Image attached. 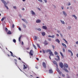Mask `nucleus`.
I'll list each match as a JSON object with an SVG mask.
<instances>
[{"instance_id":"56","label":"nucleus","mask_w":78,"mask_h":78,"mask_svg":"<svg viewBox=\"0 0 78 78\" xmlns=\"http://www.w3.org/2000/svg\"><path fill=\"white\" fill-rule=\"evenodd\" d=\"M56 35L58 36V37H59V34H57Z\"/></svg>"},{"instance_id":"13","label":"nucleus","mask_w":78,"mask_h":78,"mask_svg":"<svg viewBox=\"0 0 78 78\" xmlns=\"http://www.w3.org/2000/svg\"><path fill=\"white\" fill-rule=\"evenodd\" d=\"M72 16H73V17H74L76 20H77V17H76V16L75 15H73Z\"/></svg>"},{"instance_id":"38","label":"nucleus","mask_w":78,"mask_h":78,"mask_svg":"<svg viewBox=\"0 0 78 78\" xmlns=\"http://www.w3.org/2000/svg\"><path fill=\"white\" fill-rule=\"evenodd\" d=\"M52 47L54 49H55V46H53V45H52Z\"/></svg>"},{"instance_id":"30","label":"nucleus","mask_w":78,"mask_h":78,"mask_svg":"<svg viewBox=\"0 0 78 78\" xmlns=\"http://www.w3.org/2000/svg\"><path fill=\"white\" fill-rule=\"evenodd\" d=\"M55 55H58V52L56 51H55Z\"/></svg>"},{"instance_id":"2","label":"nucleus","mask_w":78,"mask_h":78,"mask_svg":"<svg viewBox=\"0 0 78 78\" xmlns=\"http://www.w3.org/2000/svg\"><path fill=\"white\" fill-rule=\"evenodd\" d=\"M1 1L2 3H4V4L5 6L6 9H9L8 8V6L6 5H7V3L6 2L4 1V0H1Z\"/></svg>"},{"instance_id":"9","label":"nucleus","mask_w":78,"mask_h":78,"mask_svg":"<svg viewBox=\"0 0 78 78\" xmlns=\"http://www.w3.org/2000/svg\"><path fill=\"white\" fill-rule=\"evenodd\" d=\"M42 28L43 29H44V30H47V26H43L42 27Z\"/></svg>"},{"instance_id":"28","label":"nucleus","mask_w":78,"mask_h":78,"mask_svg":"<svg viewBox=\"0 0 78 78\" xmlns=\"http://www.w3.org/2000/svg\"><path fill=\"white\" fill-rule=\"evenodd\" d=\"M64 70H65V71H66V72H69V71H68V70H67V69H64Z\"/></svg>"},{"instance_id":"27","label":"nucleus","mask_w":78,"mask_h":78,"mask_svg":"<svg viewBox=\"0 0 78 78\" xmlns=\"http://www.w3.org/2000/svg\"><path fill=\"white\" fill-rule=\"evenodd\" d=\"M7 34H11V32H10V31H9L7 33Z\"/></svg>"},{"instance_id":"35","label":"nucleus","mask_w":78,"mask_h":78,"mask_svg":"<svg viewBox=\"0 0 78 78\" xmlns=\"http://www.w3.org/2000/svg\"><path fill=\"white\" fill-rule=\"evenodd\" d=\"M62 50H63V52H64L65 51V48H62Z\"/></svg>"},{"instance_id":"60","label":"nucleus","mask_w":78,"mask_h":78,"mask_svg":"<svg viewBox=\"0 0 78 78\" xmlns=\"http://www.w3.org/2000/svg\"><path fill=\"white\" fill-rule=\"evenodd\" d=\"M36 59L37 60V61H39V58H37Z\"/></svg>"},{"instance_id":"8","label":"nucleus","mask_w":78,"mask_h":78,"mask_svg":"<svg viewBox=\"0 0 78 78\" xmlns=\"http://www.w3.org/2000/svg\"><path fill=\"white\" fill-rule=\"evenodd\" d=\"M49 72L50 73H53V71L52 69H50L49 70Z\"/></svg>"},{"instance_id":"55","label":"nucleus","mask_w":78,"mask_h":78,"mask_svg":"<svg viewBox=\"0 0 78 78\" xmlns=\"http://www.w3.org/2000/svg\"><path fill=\"white\" fill-rule=\"evenodd\" d=\"M70 28H71V27H69V29L70 30Z\"/></svg>"},{"instance_id":"52","label":"nucleus","mask_w":78,"mask_h":78,"mask_svg":"<svg viewBox=\"0 0 78 78\" xmlns=\"http://www.w3.org/2000/svg\"><path fill=\"white\" fill-rule=\"evenodd\" d=\"M76 44H78V41H76Z\"/></svg>"},{"instance_id":"42","label":"nucleus","mask_w":78,"mask_h":78,"mask_svg":"<svg viewBox=\"0 0 78 78\" xmlns=\"http://www.w3.org/2000/svg\"><path fill=\"white\" fill-rule=\"evenodd\" d=\"M48 40L49 41H51V38H48Z\"/></svg>"},{"instance_id":"21","label":"nucleus","mask_w":78,"mask_h":78,"mask_svg":"<svg viewBox=\"0 0 78 78\" xmlns=\"http://www.w3.org/2000/svg\"><path fill=\"white\" fill-rule=\"evenodd\" d=\"M64 66L66 67H68V65L66 63L64 64Z\"/></svg>"},{"instance_id":"63","label":"nucleus","mask_w":78,"mask_h":78,"mask_svg":"<svg viewBox=\"0 0 78 78\" xmlns=\"http://www.w3.org/2000/svg\"><path fill=\"white\" fill-rule=\"evenodd\" d=\"M22 10H25V9H24V8H23L22 9Z\"/></svg>"},{"instance_id":"54","label":"nucleus","mask_w":78,"mask_h":78,"mask_svg":"<svg viewBox=\"0 0 78 78\" xmlns=\"http://www.w3.org/2000/svg\"><path fill=\"white\" fill-rule=\"evenodd\" d=\"M26 49H27V50H29V49H30V48H26Z\"/></svg>"},{"instance_id":"22","label":"nucleus","mask_w":78,"mask_h":78,"mask_svg":"<svg viewBox=\"0 0 78 78\" xmlns=\"http://www.w3.org/2000/svg\"><path fill=\"white\" fill-rule=\"evenodd\" d=\"M60 22H61L63 24H65V23L64 22V21H63L62 20H60Z\"/></svg>"},{"instance_id":"61","label":"nucleus","mask_w":78,"mask_h":78,"mask_svg":"<svg viewBox=\"0 0 78 78\" xmlns=\"http://www.w3.org/2000/svg\"><path fill=\"white\" fill-rule=\"evenodd\" d=\"M19 16L20 17H21V14H19Z\"/></svg>"},{"instance_id":"37","label":"nucleus","mask_w":78,"mask_h":78,"mask_svg":"<svg viewBox=\"0 0 78 78\" xmlns=\"http://www.w3.org/2000/svg\"><path fill=\"white\" fill-rule=\"evenodd\" d=\"M68 51L69 53H72V51L70 50H68Z\"/></svg>"},{"instance_id":"44","label":"nucleus","mask_w":78,"mask_h":78,"mask_svg":"<svg viewBox=\"0 0 78 78\" xmlns=\"http://www.w3.org/2000/svg\"><path fill=\"white\" fill-rule=\"evenodd\" d=\"M12 28H14V25L13 24L12 26Z\"/></svg>"},{"instance_id":"18","label":"nucleus","mask_w":78,"mask_h":78,"mask_svg":"<svg viewBox=\"0 0 78 78\" xmlns=\"http://www.w3.org/2000/svg\"><path fill=\"white\" fill-rule=\"evenodd\" d=\"M22 20H23V22H25L26 23H27V20H25L24 19H22Z\"/></svg>"},{"instance_id":"32","label":"nucleus","mask_w":78,"mask_h":78,"mask_svg":"<svg viewBox=\"0 0 78 78\" xmlns=\"http://www.w3.org/2000/svg\"><path fill=\"white\" fill-rule=\"evenodd\" d=\"M10 53H11L12 56H13V53H12V52H11V51H10Z\"/></svg>"},{"instance_id":"48","label":"nucleus","mask_w":78,"mask_h":78,"mask_svg":"<svg viewBox=\"0 0 78 78\" xmlns=\"http://www.w3.org/2000/svg\"><path fill=\"white\" fill-rule=\"evenodd\" d=\"M71 5V4H70V2H69V3H68V5Z\"/></svg>"},{"instance_id":"29","label":"nucleus","mask_w":78,"mask_h":78,"mask_svg":"<svg viewBox=\"0 0 78 78\" xmlns=\"http://www.w3.org/2000/svg\"><path fill=\"white\" fill-rule=\"evenodd\" d=\"M5 17H3V18L2 19H1V21L2 22V21H3L4 20H5Z\"/></svg>"},{"instance_id":"14","label":"nucleus","mask_w":78,"mask_h":78,"mask_svg":"<svg viewBox=\"0 0 78 78\" xmlns=\"http://www.w3.org/2000/svg\"><path fill=\"white\" fill-rule=\"evenodd\" d=\"M40 22H41V20H36L37 23H40Z\"/></svg>"},{"instance_id":"46","label":"nucleus","mask_w":78,"mask_h":78,"mask_svg":"<svg viewBox=\"0 0 78 78\" xmlns=\"http://www.w3.org/2000/svg\"><path fill=\"white\" fill-rule=\"evenodd\" d=\"M51 36V37H52V38H54V37H55V35H53Z\"/></svg>"},{"instance_id":"15","label":"nucleus","mask_w":78,"mask_h":78,"mask_svg":"<svg viewBox=\"0 0 78 78\" xmlns=\"http://www.w3.org/2000/svg\"><path fill=\"white\" fill-rule=\"evenodd\" d=\"M41 34L42 36H44L45 35V33L44 32H42Z\"/></svg>"},{"instance_id":"59","label":"nucleus","mask_w":78,"mask_h":78,"mask_svg":"<svg viewBox=\"0 0 78 78\" xmlns=\"http://www.w3.org/2000/svg\"><path fill=\"white\" fill-rule=\"evenodd\" d=\"M23 41L22 42V45H23Z\"/></svg>"},{"instance_id":"3","label":"nucleus","mask_w":78,"mask_h":78,"mask_svg":"<svg viewBox=\"0 0 78 78\" xmlns=\"http://www.w3.org/2000/svg\"><path fill=\"white\" fill-rule=\"evenodd\" d=\"M42 65L43 67H44V68H46V64H45V62H43L42 63Z\"/></svg>"},{"instance_id":"10","label":"nucleus","mask_w":78,"mask_h":78,"mask_svg":"<svg viewBox=\"0 0 78 78\" xmlns=\"http://www.w3.org/2000/svg\"><path fill=\"white\" fill-rule=\"evenodd\" d=\"M31 12L32 13V15H36V13H35V12H34V11H33L31 10Z\"/></svg>"},{"instance_id":"24","label":"nucleus","mask_w":78,"mask_h":78,"mask_svg":"<svg viewBox=\"0 0 78 78\" xmlns=\"http://www.w3.org/2000/svg\"><path fill=\"white\" fill-rule=\"evenodd\" d=\"M37 45L38 47H39V48L41 49V47H40V45H39V44H37Z\"/></svg>"},{"instance_id":"6","label":"nucleus","mask_w":78,"mask_h":78,"mask_svg":"<svg viewBox=\"0 0 78 78\" xmlns=\"http://www.w3.org/2000/svg\"><path fill=\"white\" fill-rule=\"evenodd\" d=\"M59 66L61 68H62L63 67V63L62 62H60L59 64Z\"/></svg>"},{"instance_id":"49","label":"nucleus","mask_w":78,"mask_h":78,"mask_svg":"<svg viewBox=\"0 0 78 78\" xmlns=\"http://www.w3.org/2000/svg\"><path fill=\"white\" fill-rule=\"evenodd\" d=\"M62 76L63 77H64V76H65V75L64 74H62Z\"/></svg>"},{"instance_id":"23","label":"nucleus","mask_w":78,"mask_h":78,"mask_svg":"<svg viewBox=\"0 0 78 78\" xmlns=\"http://www.w3.org/2000/svg\"><path fill=\"white\" fill-rule=\"evenodd\" d=\"M63 40H64V41H65V42H66V44H68V43L67 42V41H66V39H64V38H63Z\"/></svg>"},{"instance_id":"41","label":"nucleus","mask_w":78,"mask_h":78,"mask_svg":"<svg viewBox=\"0 0 78 78\" xmlns=\"http://www.w3.org/2000/svg\"><path fill=\"white\" fill-rule=\"evenodd\" d=\"M13 8H14V9H17V8H16V6H13Z\"/></svg>"},{"instance_id":"26","label":"nucleus","mask_w":78,"mask_h":78,"mask_svg":"<svg viewBox=\"0 0 78 78\" xmlns=\"http://www.w3.org/2000/svg\"><path fill=\"white\" fill-rule=\"evenodd\" d=\"M33 46L34 47V48H35L36 50H37V48H36V46L34 44H33Z\"/></svg>"},{"instance_id":"51","label":"nucleus","mask_w":78,"mask_h":78,"mask_svg":"<svg viewBox=\"0 0 78 78\" xmlns=\"http://www.w3.org/2000/svg\"><path fill=\"white\" fill-rule=\"evenodd\" d=\"M44 1L45 2V3H47V0H44Z\"/></svg>"},{"instance_id":"39","label":"nucleus","mask_w":78,"mask_h":78,"mask_svg":"<svg viewBox=\"0 0 78 78\" xmlns=\"http://www.w3.org/2000/svg\"><path fill=\"white\" fill-rule=\"evenodd\" d=\"M37 30L38 31H41V29L40 28H39L37 29Z\"/></svg>"},{"instance_id":"62","label":"nucleus","mask_w":78,"mask_h":78,"mask_svg":"<svg viewBox=\"0 0 78 78\" xmlns=\"http://www.w3.org/2000/svg\"><path fill=\"white\" fill-rule=\"evenodd\" d=\"M71 55H72V56H73V53H72V52H71Z\"/></svg>"},{"instance_id":"16","label":"nucleus","mask_w":78,"mask_h":78,"mask_svg":"<svg viewBox=\"0 0 78 78\" xmlns=\"http://www.w3.org/2000/svg\"><path fill=\"white\" fill-rule=\"evenodd\" d=\"M44 43L45 45H48V43H47V42L46 41H45Z\"/></svg>"},{"instance_id":"4","label":"nucleus","mask_w":78,"mask_h":78,"mask_svg":"<svg viewBox=\"0 0 78 78\" xmlns=\"http://www.w3.org/2000/svg\"><path fill=\"white\" fill-rule=\"evenodd\" d=\"M33 51L32 50H30V52H29V54L31 56H33Z\"/></svg>"},{"instance_id":"34","label":"nucleus","mask_w":78,"mask_h":78,"mask_svg":"<svg viewBox=\"0 0 78 78\" xmlns=\"http://www.w3.org/2000/svg\"><path fill=\"white\" fill-rule=\"evenodd\" d=\"M60 35L61 37H63V36H62V34L61 33H60Z\"/></svg>"},{"instance_id":"36","label":"nucleus","mask_w":78,"mask_h":78,"mask_svg":"<svg viewBox=\"0 0 78 78\" xmlns=\"http://www.w3.org/2000/svg\"><path fill=\"white\" fill-rule=\"evenodd\" d=\"M23 27H24V28H25L26 27V25H25L24 24H23Z\"/></svg>"},{"instance_id":"19","label":"nucleus","mask_w":78,"mask_h":78,"mask_svg":"<svg viewBox=\"0 0 78 78\" xmlns=\"http://www.w3.org/2000/svg\"><path fill=\"white\" fill-rule=\"evenodd\" d=\"M21 37H22V35H21L20 36V37L19 38V42H20V39H21Z\"/></svg>"},{"instance_id":"58","label":"nucleus","mask_w":78,"mask_h":78,"mask_svg":"<svg viewBox=\"0 0 78 78\" xmlns=\"http://www.w3.org/2000/svg\"><path fill=\"white\" fill-rule=\"evenodd\" d=\"M61 73H62V72H59V74H60V75H61Z\"/></svg>"},{"instance_id":"17","label":"nucleus","mask_w":78,"mask_h":78,"mask_svg":"<svg viewBox=\"0 0 78 78\" xmlns=\"http://www.w3.org/2000/svg\"><path fill=\"white\" fill-rule=\"evenodd\" d=\"M53 63H54V64H56L57 66H58V65H57V63L56 62L54 61L53 62Z\"/></svg>"},{"instance_id":"11","label":"nucleus","mask_w":78,"mask_h":78,"mask_svg":"<svg viewBox=\"0 0 78 78\" xmlns=\"http://www.w3.org/2000/svg\"><path fill=\"white\" fill-rule=\"evenodd\" d=\"M55 41H56V42H58V44L60 43V41H59V40L58 39H56Z\"/></svg>"},{"instance_id":"20","label":"nucleus","mask_w":78,"mask_h":78,"mask_svg":"<svg viewBox=\"0 0 78 78\" xmlns=\"http://www.w3.org/2000/svg\"><path fill=\"white\" fill-rule=\"evenodd\" d=\"M60 55H61V56H62V57H64V55L62 54V52H60Z\"/></svg>"},{"instance_id":"25","label":"nucleus","mask_w":78,"mask_h":78,"mask_svg":"<svg viewBox=\"0 0 78 78\" xmlns=\"http://www.w3.org/2000/svg\"><path fill=\"white\" fill-rule=\"evenodd\" d=\"M56 57H57V58H58V61H59L60 60V59L59 58V56L58 55H57Z\"/></svg>"},{"instance_id":"12","label":"nucleus","mask_w":78,"mask_h":78,"mask_svg":"<svg viewBox=\"0 0 78 78\" xmlns=\"http://www.w3.org/2000/svg\"><path fill=\"white\" fill-rule=\"evenodd\" d=\"M63 13L64 15V16H67V13H66L65 11H63Z\"/></svg>"},{"instance_id":"53","label":"nucleus","mask_w":78,"mask_h":78,"mask_svg":"<svg viewBox=\"0 0 78 78\" xmlns=\"http://www.w3.org/2000/svg\"><path fill=\"white\" fill-rule=\"evenodd\" d=\"M19 30H20V31H21V28H20V27L19 28Z\"/></svg>"},{"instance_id":"7","label":"nucleus","mask_w":78,"mask_h":78,"mask_svg":"<svg viewBox=\"0 0 78 78\" xmlns=\"http://www.w3.org/2000/svg\"><path fill=\"white\" fill-rule=\"evenodd\" d=\"M62 45H63V46L64 47H65V48H67V46L64 43H62Z\"/></svg>"},{"instance_id":"31","label":"nucleus","mask_w":78,"mask_h":78,"mask_svg":"<svg viewBox=\"0 0 78 78\" xmlns=\"http://www.w3.org/2000/svg\"><path fill=\"white\" fill-rule=\"evenodd\" d=\"M13 42H14V43H16V40L15 39H14L13 40Z\"/></svg>"},{"instance_id":"57","label":"nucleus","mask_w":78,"mask_h":78,"mask_svg":"<svg viewBox=\"0 0 78 78\" xmlns=\"http://www.w3.org/2000/svg\"><path fill=\"white\" fill-rule=\"evenodd\" d=\"M58 33H61V32L59 30L57 31Z\"/></svg>"},{"instance_id":"43","label":"nucleus","mask_w":78,"mask_h":78,"mask_svg":"<svg viewBox=\"0 0 78 78\" xmlns=\"http://www.w3.org/2000/svg\"><path fill=\"white\" fill-rule=\"evenodd\" d=\"M43 50V53H45V50H44V49H42Z\"/></svg>"},{"instance_id":"1","label":"nucleus","mask_w":78,"mask_h":78,"mask_svg":"<svg viewBox=\"0 0 78 78\" xmlns=\"http://www.w3.org/2000/svg\"><path fill=\"white\" fill-rule=\"evenodd\" d=\"M46 51V53H48V52H49V54H50V55L49 56V58L50 59H51V57H50V56H54V55L53 54V52H52V51H51V50L48 49Z\"/></svg>"},{"instance_id":"33","label":"nucleus","mask_w":78,"mask_h":78,"mask_svg":"<svg viewBox=\"0 0 78 78\" xmlns=\"http://www.w3.org/2000/svg\"><path fill=\"white\" fill-rule=\"evenodd\" d=\"M57 72H59V71H60L59 70L58 68H57Z\"/></svg>"},{"instance_id":"40","label":"nucleus","mask_w":78,"mask_h":78,"mask_svg":"<svg viewBox=\"0 0 78 78\" xmlns=\"http://www.w3.org/2000/svg\"><path fill=\"white\" fill-rule=\"evenodd\" d=\"M35 40H37V37H36V36L35 37Z\"/></svg>"},{"instance_id":"47","label":"nucleus","mask_w":78,"mask_h":78,"mask_svg":"<svg viewBox=\"0 0 78 78\" xmlns=\"http://www.w3.org/2000/svg\"><path fill=\"white\" fill-rule=\"evenodd\" d=\"M5 30L6 31H7L8 30V28H7L6 27H5Z\"/></svg>"},{"instance_id":"64","label":"nucleus","mask_w":78,"mask_h":78,"mask_svg":"<svg viewBox=\"0 0 78 78\" xmlns=\"http://www.w3.org/2000/svg\"><path fill=\"white\" fill-rule=\"evenodd\" d=\"M76 56L78 58V54H76Z\"/></svg>"},{"instance_id":"50","label":"nucleus","mask_w":78,"mask_h":78,"mask_svg":"<svg viewBox=\"0 0 78 78\" xmlns=\"http://www.w3.org/2000/svg\"><path fill=\"white\" fill-rule=\"evenodd\" d=\"M48 37H51V36L50 35H48Z\"/></svg>"},{"instance_id":"45","label":"nucleus","mask_w":78,"mask_h":78,"mask_svg":"<svg viewBox=\"0 0 78 78\" xmlns=\"http://www.w3.org/2000/svg\"><path fill=\"white\" fill-rule=\"evenodd\" d=\"M39 2H42V0H38Z\"/></svg>"},{"instance_id":"5","label":"nucleus","mask_w":78,"mask_h":78,"mask_svg":"<svg viewBox=\"0 0 78 78\" xmlns=\"http://www.w3.org/2000/svg\"><path fill=\"white\" fill-rule=\"evenodd\" d=\"M28 65H23V69L24 70H25V69H26L28 67Z\"/></svg>"}]
</instances>
